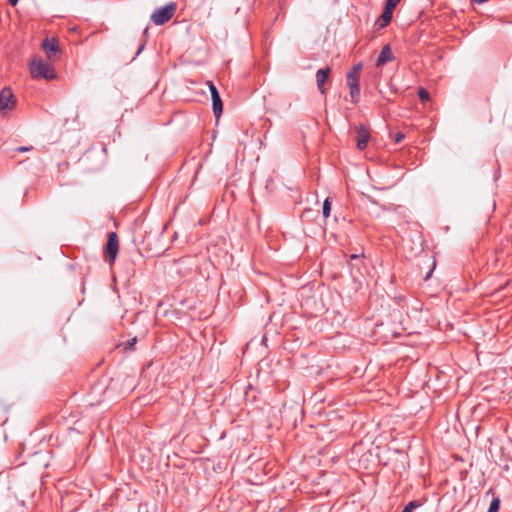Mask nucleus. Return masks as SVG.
<instances>
[{
	"mask_svg": "<svg viewBox=\"0 0 512 512\" xmlns=\"http://www.w3.org/2000/svg\"><path fill=\"white\" fill-rule=\"evenodd\" d=\"M202 4L203 5H207V7H208V16H210L211 15V11H212L213 0H202Z\"/></svg>",
	"mask_w": 512,
	"mask_h": 512,
	"instance_id": "aec40b11",
	"label": "nucleus"
},
{
	"mask_svg": "<svg viewBox=\"0 0 512 512\" xmlns=\"http://www.w3.org/2000/svg\"><path fill=\"white\" fill-rule=\"evenodd\" d=\"M176 8V4L170 2L166 6L156 9L151 15V21L156 25L165 24L173 17Z\"/></svg>",
	"mask_w": 512,
	"mask_h": 512,
	"instance_id": "f03ea898",
	"label": "nucleus"
},
{
	"mask_svg": "<svg viewBox=\"0 0 512 512\" xmlns=\"http://www.w3.org/2000/svg\"><path fill=\"white\" fill-rule=\"evenodd\" d=\"M393 59V53L389 45H385L382 50L380 51V54L377 59V66H383L386 63L392 61Z\"/></svg>",
	"mask_w": 512,
	"mask_h": 512,
	"instance_id": "9d476101",
	"label": "nucleus"
},
{
	"mask_svg": "<svg viewBox=\"0 0 512 512\" xmlns=\"http://www.w3.org/2000/svg\"><path fill=\"white\" fill-rule=\"evenodd\" d=\"M500 508V499L495 497L492 499L487 512H498Z\"/></svg>",
	"mask_w": 512,
	"mask_h": 512,
	"instance_id": "4468645a",
	"label": "nucleus"
},
{
	"mask_svg": "<svg viewBox=\"0 0 512 512\" xmlns=\"http://www.w3.org/2000/svg\"><path fill=\"white\" fill-rule=\"evenodd\" d=\"M401 0H386L385 6L395 9Z\"/></svg>",
	"mask_w": 512,
	"mask_h": 512,
	"instance_id": "a211bd4d",
	"label": "nucleus"
},
{
	"mask_svg": "<svg viewBox=\"0 0 512 512\" xmlns=\"http://www.w3.org/2000/svg\"><path fill=\"white\" fill-rule=\"evenodd\" d=\"M355 130L357 148L359 150H364L370 140V132L363 124L356 126Z\"/></svg>",
	"mask_w": 512,
	"mask_h": 512,
	"instance_id": "0eeeda50",
	"label": "nucleus"
},
{
	"mask_svg": "<svg viewBox=\"0 0 512 512\" xmlns=\"http://www.w3.org/2000/svg\"><path fill=\"white\" fill-rule=\"evenodd\" d=\"M33 149L32 146H20L15 149L16 152H28Z\"/></svg>",
	"mask_w": 512,
	"mask_h": 512,
	"instance_id": "412c9836",
	"label": "nucleus"
},
{
	"mask_svg": "<svg viewBox=\"0 0 512 512\" xmlns=\"http://www.w3.org/2000/svg\"><path fill=\"white\" fill-rule=\"evenodd\" d=\"M422 506V502L419 500L410 501L402 510V512H413L414 509Z\"/></svg>",
	"mask_w": 512,
	"mask_h": 512,
	"instance_id": "ddd939ff",
	"label": "nucleus"
},
{
	"mask_svg": "<svg viewBox=\"0 0 512 512\" xmlns=\"http://www.w3.org/2000/svg\"><path fill=\"white\" fill-rule=\"evenodd\" d=\"M136 342H137L136 337L129 339L128 341H126L125 343L122 344L123 350L124 351L131 350L134 347V345L136 344Z\"/></svg>",
	"mask_w": 512,
	"mask_h": 512,
	"instance_id": "dca6fc26",
	"label": "nucleus"
},
{
	"mask_svg": "<svg viewBox=\"0 0 512 512\" xmlns=\"http://www.w3.org/2000/svg\"><path fill=\"white\" fill-rule=\"evenodd\" d=\"M19 0H9V3L12 5V6H15L17 3H18Z\"/></svg>",
	"mask_w": 512,
	"mask_h": 512,
	"instance_id": "4be33fe9",
	"label": "nucleus"
},
{
	"mask_svg": "<svg viewBox=\"0 0 512 512\" xmlns=\"http://www.w3.org/2000/svg\"><path fill=\"white\" fill-rule=\"evenodd\" d=\"M119 251L118 235L116 232L108 234V240L104 250L105 261L109 264L114 263Z\"/></svg>",
	"mask_w": 512,
	"mask_h": 512,
	"instance_id": "7ed1b4c3",
	"label": "nucleus"
},
{
	"mask_svg": "<svg viewBox=\"0 0 512 512\" xmlns=\"http://www.w3.org/2000/svg\"><path fill=\"white\" fill-rule=\"evenodd\" d=\"M404 138H405V135L401 132H398L394 135V142L396 144H399Z\"/></svg>",
	"mask_w": 512,
	"mask_h": 512,
	"instance_id": "6ab92c4d",
	"label": "nucleus"
},
{
	"mask_svg": "<svg viewBox=\"0 0 512 512\" xmlns=\"http://www.w3.org/2000/svg\"><path fill=\"white\" fill-rule=\"evenodd\" d=\"M29 69L33 79L54 80L57 78V73L53 66L41 58H33Z\"/></svg>",
	"mask_w": 512,
	"mask_h": 512,
	"instance_id": "f257e3e1",
	"label": "nucleus"
},
{
	"mask_svg": "<svg viewBox=\"0 0 512 512\" xmlns=\"http://www.w3.org/2000/svg\"><path fill=\"white\" fill-rule=\"evenodd\" d=\"M349 90L352 103H358L360 97V85H350Z\"/></svg>",
	"mask_w": 512,
	"mask_h": 512,
	"instance_id": "f8f14e48",
	"label": "nucleus"
},
{
	"mask_svg": "<svg viewBox=\"0 0 512 512\" xmlns=\"http://www.w3.org/2000/svg\"><path fill=\"white\" fill-rule=\"evenodd\" d=\"M393 10L394 9L385 6L384 11L381 15L382 23L380 24V27H384L390 23L392 19Z\"/></svg>",
	"mask_w": 512,
	"mask_h": 512,
	"instance_id": "9b49d317",
	"label": "nucleus"
},
{
	"mask_svg": "<svg viewBox=\"0 0 512 512\" xmlns=\"http://www.w3.org/2000/svg\"><path fill=\"white\" fill-rule=\"evenodd\" d=\"M418 96H419L420 100L423 101V102L430 99L429 92L426 89H424V88H421L419 90Z\"/></svg>",
	"mask_w": 512,
	"mask_h": 512,
	"instance_id": "f3484780",
	"label": "nucleus"
},
{
	"mask_svg": "<svg viewBox=\"0 0 512 512\" xmlns=\"http://www.w3.org/2000/svg\"><path fill=\"white\" fill-rule=\"evenodd\" d=\"M330 72H331V69L329 67H327L325 69H319L316 72V83H317V87H318L319 91L321 92V94L325 93L324 84H325Z\"/></svg>",
	"mask_w": 512,
	"mask_h": 512,
	"instance_id": "1a4fd4ad",
	"label": "nucleus"
},
{
	"mask_svg": "<svg viewBox=\"0 0 512 512\" xmlns=\"http://www.w3.org/2000/svg\"><path fill=\"white\" fill-rule=\"evenodd\" d=\"M16 105V100L14 99V95L12 90L8 87H5L0 92V111L3 115L6 114L7 111L12 110Z\"/></svg>",
	"mask_w": 512,
	"mask_h": 512,
	"instance_id": "20e7f679",
	"label": "nucleus"
},
{
	"mask_svg": "<svg viewBox=\"0 0 512 512\" xmlns=\"http://www.w3.org/2000/svg\"><path fill=\"white\" fill-rule=\"evenodd\" d=\"M362 68V64L358 63L352 67V69L348 72L346 76L347 84L350 85H359L360 80V70Z\"/></svg>",
	"mask_w": 512,
	"mask_h": 512,
	"instance_id": "6e6552de",
	"label": "nucleus"
},
{
	"mask_svg": "<svg viewBox=\"0 0 512 512\" xmlns=\"http://www.w3.org/2000/svg\"><path fill=\"white\" fill-rule=\"evenodd\" d=\"M41 47L43 51L46 53L49 60H55L57 58L58 53L60 52L58 39L55 37L45 38L42 41Z\"/></svg>",
	"mask_w": 512,
	"mask_h": 512,
	"instance_id": "39448f33",
	"label": "nucleus"
},
{
	"mask_svg": "<svg viewBox=\"0 0 512 512\" xmlns=\"http://www.w3.org/2000/svg\"><path fill=\"white\" fill-rule=\"evenodd\" d=\"M208 86L212 98L213 112L215 116L218 118L223 111V103L216 86L211 81L208 82Z\"/></svg>",
	"mask_w": 512,
	"mask_h": 512,
	"instance_id": "423d86ee",
	"label": "nucleus"
},
{
	"mask_svg": "<svg viewBox=\"0 0 512 512\" xmlns=\"http://www.w3.org/2000/svg\"><path fill=\"white\" fill-rule=\"evenodd\" d=\"M350 258H351V259H357V258H358V255L353 254V255H351V256H350Z\"/></svg>",
	"mask_w": 512,
	"mask_h": 512,
	"instance_id": "b1692460",
	"label": "nucleus"
},
{
	"mask_svg": "<svg viewBox=\"0 0 512 512\" xmlns=\"http://www.w3.org/2000/svg\"><path fill=\"white\" fill-rule=\"evenodd\" d=\"M330 211H331V202H330L329 198H326L324 200L323 208H322L323 216L325 218H327L330 215Z\"/></svg>",
	"mask_w": 512,
	"mask_h": 512,
	"instance_id": "2eb2a0df",
	"label": "nucleus"
},
{
	"mask_svg": "<svg viewBox=\"0 0 512 512\" xmlns=\"http://www.w3.org/2000/svg\"><path fill=\"white\" fill-rule=\"evenodd\" d=\"M143 48H144V44H142V45L139 47L137 54H139V53L143 50Z\"/></svg>",
	"mask_w": 512,
	"mask_h": 512,
	"instance_id": "5701e85b",
	"label": "nucleus"
}]
</instances>
